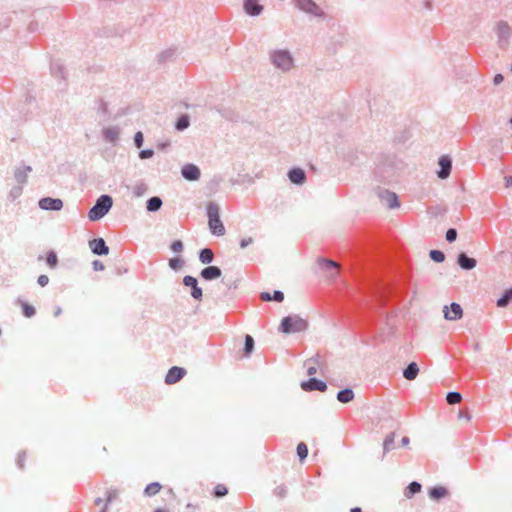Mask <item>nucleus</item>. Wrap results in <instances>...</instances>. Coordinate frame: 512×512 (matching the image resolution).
<instances>
[{"instance_id":"nucleus-46","label":"nucleus","mask_w":512,"mask_h":512,"mask_svg":"<svg viewBox=\"0 0 512 512\" xmlns=\"http://www.w3.org/2000/svg\"><path fill=\"white\" fill-rule=\"evenodd\" d=\"M46 261L49 266L55 267L58 262L57 255L55 254V252L49 251L47 253Z\"/></svg>"},{"instance_id":"nucleus-18","label":"nucleus","mask_w":512,"mask_h":512,"mask_svg":"<svg viewBox=\"0 0 512 512\" xmlns=\"http://www.w3.org/2000/svg\"><path fill=\"white\" fill-rule=\"evenodd\" d=\"M32 171V167L29 165H23L21 167H17L14 170V178L17 184L25 185L28 180V174Z\"/></svg>"},{"instance_id":"nucleus-29","label":"nucleus","mask_w":512,"mask_h":512,"mask_svg":"<svg viewBox=\"0 0 512 512\" xmlns=\"http://www.w3.org/2000/svg\"><path fill=\"white\" fill-rule=\"evenodd\" d=\"M396 434L395 432L389 433L384 441H383V456L386 455L389 451L393 450L395 448L394 442H395Z\"/></svg>"},{"instance_id":"nucleus-52","label":"nucleus","mask_w":512,"mask_h":512,"mask_svg":"<svg viewBox=\"0 0 512 512\" xmlns=\"http://www.w3.org/2000/svg\"><path fill=\"white\" fill-rule=\"evenodd\" d=\"M92 267L94 271H103L105 268L104 264L100 260H94L92 262Z\"/></svg>"},{"instance_id":"nucleus-11","label":"nucleus","mask_w":512,"mask_h":512,"mask_svg":"<svg viewBox=\"0 0 512 512\" xmlns=\"http://www.w3.org/2000/svg\"><path fill=\"white\" fill-rule=\"evenodd\" d=\"M324 361L320 354H315L313 357L307 359L304 362V366L307 369V374L309 376L315 375L318 369L322 368Z\"/></svg>"},{"instance_id":"nucleus-44","label":"nucleus","mask_w":512,"mask_h":512,"mask_svg":"<svg viewBox=\"0 0 512 512\" xmlns=\"http://www.w3.org/2000/svg\"><path fill=\"white\" fill-rule=\"evenodd\" d=\"M184 260L181 258H172L169 260V267L173 270H178L183 267Z\"/></svg>"},{"instance_id":"nucleus-21","label":"nucleus","mask_w":512,"mask_h":512,"mask_svg":"<svg viewBox=\"0 0 512 512\" xmlns=\"http://www.w3.org/2000/svg\"><path fill=\"white\" fill-rule=\"evenodd\" d=\"M288 178L292 183L301 185L306 180V174L301 168H292L288 172Z\"/></svg>"},{"instance_id":"nucleus-59","label":"nucleus","mask_w":512,"mask_h":512,"mask_svg":"<svg viewBox=\"0 0 512 512\" xmlns=\"http://www.w3.org/2000/svg\"><path fill=\"white\" fill-rule=\"evenodd\" d=\"M504 184H505V187L506 188H511L512 187V176H505L504 177Z\"/></svg>"},{"instance_id":"nucleus-57","label":"nucleus","mask_w":512,"mask_h":512,"mask_svg":"<svg viewBox=\"0 0 512 512\" xmlns=\"http://www.w3.org/2000/svg\"><path fill=\"white\" fill-rule=\"evenodd\" d=\"M503 80H504L503 75L500 73H497L493 78V83H494V85H499L503 82Z\"/></svg>"},{"instance_id":"nucleus-35","label":"nucleus","mask_w":512,"mask_h":512,"mask_svg":"<svg viewBox=\"0 0 512 512\" xmlns=\"http://www.w3.org/2000/svg\"><path fill=\"white\" fill-rule=\"evenodd\" d=\"M512 300V288L504 291L503 295L497 300L498 307H506Z\"/></svg>"},{"instance_id":"nucleus-23","label":"nucleus","mask_w":512,"mask_h":512,"mask_svg":"<svg viewBox=\"0 0 512 512\" xmlns=\"http://www.w3.org/2000/svg\"><path fill=\"white\" fill-rule=\"evenodd\" d=\"M260 299L262 301H276V302H282L284 300V294L280 290H275L273 294H270L269 292H261Z\"/></svg>"},{"instance_id":"nucleus-6","label":"nucleus","mask_w":512,"mask_h":512,"mask_svg":"<svg viewBox=\"0 0 512 512\" xmlns=\"http://www.w3.org/2000/svg\"><path fill=\"white\" fill-rule=\"evenodd\" d=\"M183 284H184V286L191 288L190 295L193 299H195L197 301L202 300L203 291H202V288L199 287L198 280L194 276H191V275L184 276Z\"/></svg>"},{"instance_id":"nucleus-26","label":"nucleus","mask_w":512,"mask_h":512,"mask_svg":"<svg viewBox=\"0 0 512 512\" xmlns=\"http://www.w3.org/2000/svg\"><path fill=\"white\" fill-rule=\"evenodd\" d=\"M337 400L341 403H349L354 399V392L351 388H345L337 393Z\"/></svg>"},{"instance_id":"nucleus-3","label":"nucleus","mask_w":512,"mask_h":512,"mask_svg":"<svg viewBox=\"0 0 512 512\" xmlns=\"http://www.w3.org/2000/svg\"><path fill=\"white\" fill-rule=\"evenodd\" d=\"M308 328L306 320L299 315H289L282 319L279 331L285 334L303 332Z\"/></svg>"},{"instance_id":"nucleus-12","label":"nucleus","mask_w":512,"mask_h":512,"mask_svg":"<svg viewBox=\"0 0 512 512\" xmlns=\"http://www.w3.org/2000/svg\"><path fill=\"white\" fill-rule=\"evenodd\" d=\"M89 248L92 253L98 256L107 255L109 253V247L103 238H95L89 241Z\"/></svg>"},{"instance_id":"nucleus-55","label":"nucleus","mask_w":512,"mask_h":512,"mask_svg":"<svg viewBox=\"0 0 512 512\" xmlns=\"http://www.w3.org/2000/svg\"><path fill=\"white\" fill-rule=\"evenodd\" d=\"M25 457H26V454L25 452H22L18 455V458H17V466L20 468V469H23L24 467V460H25Z\"/></svg>"},{"instance_id":"nucleus-56","label":"nucleus","mask_w":512,"mask_h":512,"mask_svg":"<svg viewBox=\"0 0 512 512\" xmlns=\"http://www.w3.org/2000/svg\"><path fill=\"white\" fill-rule=\"evenodd\" d=\"M252 243H253V239L251 237L243 238V239L240 240V247L242 249H244V248H246L247 246H249Z\"/></svg>"},{"instance_id":"nucleus-61","label":"nucleus","mask_w":512,"mask_h":512,"mask_svg":"<svg viewBox=\"0 0 512 512\" xmlns=\"http://www.w3.org/2000/svg\"><path fill=\"white\" fill-rule=\"evenodd\" d=\"M2 25L3 28H8L10 26V19L6 18Z\"/></svg>"},{"instance_id":"nucleus-45","label":"nucleus","mask_w":512,"mask_h":512,"mask_svg":"<svg viewBox=\"0 0 512 512\" xmlns=\"http://www.w3.org/2000/svg\"><path fill=\"white\" fill-rule=\"evenodd\" d=\"M170 249L174 252V253H181L183 252L184 250V245H183V242L181 240H175L171 243L170 245Z\"/></svg>"},{"instance_id":"nucleus-60","label":"nucleus","mask_w":512,"mask_h":512,"mask_svg":"<svg viewBox=\"0 0 512 512\" xmlns=\"http://www.w3.org/2000/svg\"><path fill=\"white\" fill-rule=\"evenodd\" d=\"M409 443H410V439H409V437L404 436V437L401 439V444H402V446H407Z\"/></svg>"},{"instance_id":"nucleus-20","label":"nucleus","mask_w":512,"mask_h":512,"mask_svg":"<svg viewBox=\"0 0 512 512\" xmlns=\"http://www.w3.org/2000/svg\"><path fill=\"white\" fill-rule=\"evenodd\" d=\"M457 264L464 270H472L476 267L477 261L476 259L467 256L466 253L461 252L457 257Z\"/></svg>"},{"instance_id":"nucleus-24","label":"nucleus","mask_w":512,"mask_h":512,"mask_svg":"<svg viewBox=\"0 0 512 512\" xmlns=\"http://www.w3.org/2000/svg\"><path fill=\"white\" fill-rule=\"evenodd\" d=\"M162 199L158 196L150 197L146 202V209L148 212H157L162 207Z\"/></svg>"},{"instance_id":"nucleus-58","label":"nucleus","mask_w":512,"mask_h":512,"mask_svg":"<svg viewBox=\"0 0 512 512\" xmlns=\"http://www.w3.org/2000/svg\"><path fill=\"white\" fill-rule=\"evenodd\" d=\"M173 54H174V51H173V50H167V51H163V52L159 55V57H160V59H165V58H167V57L172 56Z\"/></svg>"},{"instance_id":"nucleus-39","label":"nucleus","mask_w":512,"mask_h":512,"mask_svg":"<svg viewBox=\"0 0 512 512\" xmlns=\"http://www.w3.org/2000/svg\"><path fill=\"white\" fill-rule=\"evenodd\" d=\"M253 349H254V339L252 336L247 334L245 336L244 349H243L244 356L248 357L251 354V352L253 351Z\"/></svg>"},{"instance_id":"nucleus-2","label":"nucleus","mask_w":512,"mask_h":512,"mask_svg":"<svg viewBox=\"0 0 512 512\" xmlns=\"http://www.w3.org/2000/svg\"><path fill=\"white\" fill-rule=\"evenodd\" d=\"M272 64L283 72L290 71L294 66V59L286 49H276L269 53Z\"/></svg>"},{"instance_id":"nucleus-48","label":"nucleus","mask_w":512,"mask_h":512,"mask_svg":"<svg viewBox=\"0 0 512 512\" xmlns=\"http://www.w3.org/2000/svg\"><path fill=\"white\" fill-rule=\"evenodd\" d=\"M228 493V490L226 488L225 485L223 484H218L216 485L215 489H214V495L216 497H223L225 496L226 494Z\"/></svg>"},{"instance_id":"nucleus-15","label":"nucleus","mask_w":512,"mask_h":512,"mask_svg":"<svg viewBox=\"0 0 512 512\" xmlns=\"http://www.w3.org/2000/svg\"><path fill=\"white\" fill-rule=\"evenodd\" d=\"M379 197L385 203V205L390 208H397L400 206L397 195L394 192L389 190H384L379 193Z\"/></svg>"},{"instance_id":"nucleus-64","label":"nucleus","mask_w":512,"mask_h":512,"mask_svg":"<svg viewBox=\"0 0 512 512\" xmlns=\"http://www.w3.org/2000/svg\"><path fill=\"white\" fill-rule=\"evenodd\" d=\"M350 512H362V509L360 507H354L351 508Z\"/></svg>"},{"instance_id":"nucleus-36","label":"nucleus","mask_w":512,"mask_h":512,"mask_svg":"<svg viewBox=\"0 0 512 512\" xmlns=\"http://www.w3.org/2000/svg\"><path fill=\"white\" fill-rule=\"evenodd\" d=\"M318 264L319 266L324 269V270H329V269H338L339 268V264L331 259H326V258H319L318 259Z\"/></svg>"},{"instance_id":"nucleus-19","label":"nucleus","mask_w":512,"mask_h":512,"mask_svg":"<svg viewBox=\"0 0 512 512\" xmlns=\"http://www.w3.org/2000/svg\"><path fill=\"white\" fill-rule=\"evenodd\" d=\"M222 274L218 266H208L201 270L200 277L206 281H211L219 278Z\"/></svg>"},{"instance_id":"nucleus-53","label":"nucleus","mask_w":512,"mask_h":512,"mask_svg":"<svg viewBox=\"0 0 512 512\" xmlns=\"http://www.w3.org/2000/svg\"><path fill=\"white\" fill-rule=\"evenodd\" d=\"M37 283L41 286V287H45L48 283H49V278L47 275H40L37 279Z\"/></svg>"},{"instance_id":"nucleus-51","label":"nucleus","mask_w":512,"mask_h":512,"mask_svg":"<svg viewBox=\"0 0 512 512\" xmlns=\"http://www.w3.org/2000/svg\"><path fill=\"white\" fill-rule=\"evenodd\" d=\"M154 155V151L152 149H143L139 152L140 159H148Z\"/></svg>"},{"instance_id":"nucleus-49","label":"nucleus","mask_w":512,"mask_h":512,"mask_svg":"<svg viewBox=\"0 0 512 512\" xmlns=\"http://www.w3.org/2000/svg\"><path fill=\"white\" fill-rule=\"evenodd\" d=\"M457 238V230L454 229V228H449L447 231H446V240L449 242V243H452L456 240Z\"/></svg>"},{"instance_id":"nucleus-34","label":"nucleus","mask_w":512,"mask_h":512,"mask_svg":"<svg viewBox=\"0 0 512 512\" xmlns=\"http://www.w3.org/2000/svg\"><path fill=\"white\" fill-rule=\"evenodd\" d=\"M190 125V119L187 114L181 115L175 123V129L177 131H184Z\"/></svg>"},{"instance_id":"nucleus-42","label":"nucleus","mask_w":512,"mask_h":512,"mask_svg":"<svg viewBox=\"0 0 512 512\" xmlns=\"http://www.w3.org/2000/svg\"><path fill=\"white\" fill-rule=\"evenodd\" d=\"M429 256L434 262L437 263H441L445 260V254L440 250H431Z\"/></svg>"},{"instance_id":"nucleus-28","label":"nucleus","mask_w":512,"mask_h":512,"mask_svg":"<svg viewBox=\"0 0 512 512\" xmlns=\"http://www.w3.org/2000/svg\"><path fill=\"white\" fill-rule=\"evenodd\" d=\"M421 484L417 481H412L404 490V495L406 498L410 499L415 494L419 493L421 491Z\"/></svg>"},{"instance_id":"nucleus-14","label":"nucleus","mask_w":512,"mask_h":512,"mask_svg":"<svg viewBox=\"0 0 512 512\" xmlns=\"http://www.w3.org/2000/svg\"><path fill=\"white\" fill-rule=\"evenodd\" d=\"M440 169L437 172V175L440 179H446L449 177L452 169V160L449 156L443 155L439 159Z\"/></svg>"},{"instance_id":"nucleus-54","label":"nucleus","mask_w":512,"mask_h":512,"mask_svg":"<svg viewBox=\"0 0 512 512\" xmlns=\"http://www.w3.org/2000/svg\"><path fill=\"white\" fill-rule=\"evenodd\" d=\"M28 31L31 32V33H35L39 30V24L37 21H31L29 24H28V27H27Z\"/></svg>"},{"instance_id":"nucleus-5","label":"nucleus","mask_w":512,"mask_h":512,"mask_svg":"<svg viewBox=\"0 0 512 512\" xmlns=\"http://www.w3.org/2000/svg\"><path fill=\"white\" fill-rule=\"evenodd\" d=\"M295 6L302 12L314 17H323L324 12L313 0H295Z\"/></svg>"},{"instance_id":"nucleus-4","label":"nucleus","mask_w":512,"mask_h":512,"mask_svg":"<svg viewBox=\"0 0 512 512\" xmlns=\"http://www.w3.org/2000/svg\"><path fill=\"white\" fill-rule=\"evenodd\" d=\"M113 199L110 195H101L88 212V217L91 221H98L102 219L111 209Z\"/></svg>"},{"instance_id":"nucleus-27","label":"nucleus","mask_w":512,"mask_h":512,"mask_svg":"<svg viewBox=\"0 0 512 512\" xmlns=\"http://www.w3.org/2000/svg\"><path fill=\"white\" fill-rule=\"evenodd\" d=\"M199 260L202 264H210L214 260V252L210 248H203L199 252Z\"/></svg>"},{"instance_id":"nucleus-63","label":"nucleus","mask_w":512,"mask_h":512,"mask_svg":"<svg viewBox=\"0 0 512 512\" xmlns=\"http://www.w3.org/2000/svg\"><path fill=\"white\" fill-rule=\"evenodd\" d=\"M61 312H62V309L60 307H57L55 312H54V315L57 317V316H59L61 314Z\"/></svg>"},{"instance_id":"nucleus-41","label":"nucleus","mask_w":512,"mask_h":512,"mask_svg":"<svg viewBox=\"0 0 512 512\" xmlns=\"http://www.w3.org/2000/svg\"><path fill=\"white\" fill-rule=\"evenodd\" d=\"M23 187L24 186L20 185V184H17L16 186L12 187L10 192H9L8 198L11 201H14L17 198H19L22 195V193H23Z\"/></svg>"},{"instance_id":"nucleus-17","label":"nucleus","mask_w":512,"mask_h":512,"mask_svg":"<svg viewBox=\"0 0 512 512\" xmlns=\"http://www.w3.org/2000/svg\"><path fill=\"white\" fill-rule=\"evenodd\" d=\"M496 33L501 46L507 44L511 35V28L506 22H499L497 24Z\"/></svg>"},{"instance_id":"nucleus-1","label":"nucleus","mask_w":512,"mask_h":512,"mask_svg":"<svg viewBox=\"0 0 512 512\" xmlns=\"http://www.w3.org/2000/svg\"><path fill=\"white\" fill-rule=\"evenodd\" d=\"M208 227L212 235L221 237L225 235L226 229L220 218V207L216 202H209L206 206Z\"/></svg>"},{"instance_id":"nucleus-38","label":"nucleus","mask_w":512,"mask_h":512,"mask_svg":"<svg viewBox=\"0 0 512 512\" xmlns=\"http://www.w3.org/2000/svg\"><path fill=\"white\" fill-rule=\"evenodd\" d=\"M161 489V485L160 483L158 482H153V483H150L146 486L145 490H144V494L146 496H154L156 495Z\"/></svg>"},{"instance_id":"nucleus-43","label":"nucleus","mask_w":512,"mask_h":512,"mask_svg":"<svg viewBox=\"0 0 512 512\" xmlns=\"http://www.w3.org/2000/svg\"><path fill=\"white\" fill-rule=\"evenodd\" d=\"M296 451H297V455L300 460H304L308 455L307 445L303 442H301L297 445Z\"/></svg>"},{"instance_id":"nucleus-62","label":"nucleus","mask_w":512,"mask_h":512,"mask_svg":"<svg viewBox=\"0 0 512 512\" xmlns=\"http://www.w3.org/2000/svg\"><path fill=\"white\" fill-rule=\"evenodd\" d=\"M94 502H95V505L99 506L102 503H104V500L102 498H96Z\"/></svg>"},{"instance_id":"nucleus-10","label":"nucleus","mask_w":512,"mask_h":512,"mask_svg":"<svg viewBox=\"0 0 512 512\" xmlns=\"http://www.w3.org/2000/svg\"><path fill=\"white\" fill-rule=\"evenodd\" d=\"M38 204L42 210L59 211L63 208V201L59 198L44 197Z\"/></svg>"},{"instance_id":"nucleus-9","label":"nucleus","mask_w":512,"mask_h":512,"mask_svg":"<svg viewBox=\"0 0 512 512\" xmlns=\"http://www.w3.org/2000/svg\"><path fill=\"white\" fill-rule=\"evenodd\" d=\"M301 388L304 391H314V390H317V391H320V392H324V391L327 390V384H326V382H324L322 380H319L317 378L311 377L308 380L301 382Z\"/></svg>"},{"instance_id":"nucleus-47","label":"nucleus","mask_w":512,"mask_h":512,"mask_svg":"<svg viewBox=\"0 0 512 512\" xmlns=\"http://www.w3.org/2000/svg\"><path fill=\"white\" fill-rule=\"evenodd\" d=\"M273 494L275 496H277L278 498L282 499L286 496L287 494V488L285 485H279L277 486L274 491H273Z\"/></svg>"},{"instance_id":"nucleus-7","label":"nucleus","mask_w":512,"mask_h":512,"mask_svg":"<svg viewBox=\"0 0 512 512\" xmlns=\"http://www.w3.org/2000/svg\"><path fill=\"white\" fill-rule=\"evenodd\" d=\"M444 318L449 321H456L462 318L463 310L460 304L452 302L450 306H444Z\"/></svg>"},{"instance_id":"nucleus-8","label":"nucleus","mask_w":512,"mask_h":512,"mask_svg":"<svg viewBox=\"0 0 512 512\" xmlns=\"http://www.w3.org/2000/svg\"><path fill=\"white\" fill-rule=\"evenodd\" d=\"M181 175L188 181H197L200 179L201 171L195 164L188 163L181 168Z\"/></svg>"},{"instance_id":"nucleus-40","label":"nucleus","mask_w":512,"mask_h":512,"mask_svg":"<svg viewBox=\"0 0 512 512\" xmlns=\"http://www.w3.org/2000/svg\"><path fill=\"white\" fill-rule=\"evenodd\" d=\"M462 400V395L457 391H451L447 393L446 401L450 405L458 404Z\"/></svg>"},{"instance_id":"nucleus-25","label":"nucleus","mask_w":512,"mask_h":512,"mask_svg":"<svg viewBox=\"0 0 512 512\" xmlns=\"http://www.w3.org/2000/svg\"><path fill=\"white\" fill-rule=\"evenodd\" d=\"M419 373L418 365L415 362H411L408 366L403 370V376L407 380H414Z\"/></svg>"},{"instance_id":"nucleus-33","label":"nucleus","mask_w":512,"mask_h":512,"mask_svg":"<svg viewBox=\"0 0 512 512\" xmlns=\"http://www.w3.org/2000/svg\"><path fill=\"white\" fill-rule=\"evenodd\" d=\"M18 303L22 307V313L27 318H32L36 314L35 308L23 300H18Z\"/></svg>"},{"instance_id":"nucleus-37","label":"nucleus","mask_w":512,"mask_h":512,"mask_svg":"<svg viewBox=\"0 0 512 512\" xmlns=\"http://www.w3.org/2000/svg\"><path fill=\"white\" fill-rule=\"evenodd\" d=\"M118 496V490L116 489H110L106 492V501L104 503L103 508L101 509V512H107L108 505L112 503Z\"/></svg>"},{"instance_id":"nucleus-22","label":"nucleus","mask_w":512,"mask_h":512,"mask_svg":"<svg viewBox=\"0 0 512 512\" xmlns=\"http://www.w3.org/2000/svg\"><path fill=\"white\" fill-rule=\"evenodd\" d=\"M120 129L117 126L109 127L103 130V138L106 142L116 143L119 139Z\"/></svg>"},{"instance_id":"nucleus-30","label":"nucleus","mask_w":512,"mask_h":512,"mask_svg":"<svg viewBox=\"0 0 512 512\" xmlns=\"http://www.w3.org/2000/svg\"><path fill=\"white\" fill-rule=\"evenodd\" d=\"M447 494H448L447 489L442 486H435L429 490V496L433 500H439V499L445 497Z\"/></svg>"},{"instance_id":"nucleus-13","label":"nucleus","mask_w":512,"mask_h":512,"mask_svg":"<svg viewBox=\"0 0 512 512\" xmlns=\"http://www.w3.org/2000/svg\"><path fill=\"white\" fill-rule=\"evenodd\" d=\"M186 374V370L182 367L173 366L171 367L166 376L165 383L167 384H175L180 381Z\"/></svg>"},{"instance_id":"nucleus-31","label":"nucleus","mask_w":512,"mask_h":512,"mask_svg":"<svg viewBox=\"0 0 512 512\" xmlns=\"http://www.w3.org/2000/svg\"><path fill=\"white\" fill-rule=\"evenodd\" d=\"M50 69H51L52 75L56 79H59L61 81L65 80L64 67L60 63H58V62L52 63Z\"/></svg>"},{"instance_id":"nucleus-16","label":"nucleus","mask_w":512,"mask_h":512,"mask_svg":"<svg viewBox=\"0 0 512 512\" xmlns=\"http://www.w3.org/2000/svg\"><path fill=\"white\" fill-rule=\"evenodd\" d=\"M243 6L245 13L252 17L260 15L263 11V6L258 0H244Z\"/></svg>"},{"instance_id":"nucleus-50","label":"nucleus","mask_w":512,"mask_h":512,"mask_svg":"<svg viewBox=\"0 0 512 512\" xmlns=\"http://www.w3.org/2000/svg\"><path fill=\"white\" fill-rule=\"evenodd\" d=\"M143 142H144L143 133L140 132V131L136 132V134L134 136V144H135V146L137 148H140V147H142Z\"/></svg>"},{"instance_id":"nucleus-32","label":"nucleus","mask_w":512,"mask_h":512,"mask_svg":"<svg viewBox=\"0 0 512 512\" xmlns=\"http://www.w3.org/2000/svg\"><path fill=\"white\" fill-rule=\"evenodd\" d=\"M96 110L99 115L104 118H108L110 113L108 109V103L103 99H98L96 102Z\"/></svg>"}]
</instances>
